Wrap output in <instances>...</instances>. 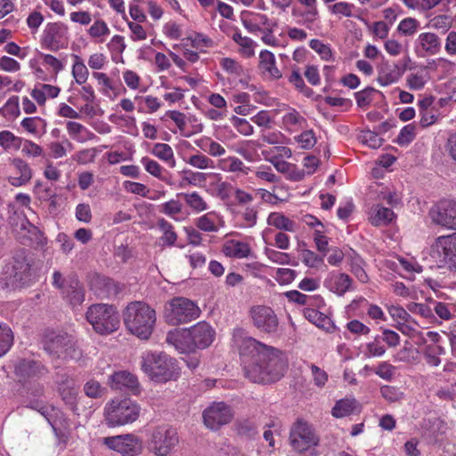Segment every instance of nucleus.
Returning <instances> with one entry per match:
<instances>
[{
  "mask_svg": "<svg viewBox=\"0 0 456 456\" xmlns=\"http://www.w3.org/2000/svg\"><path fill=\"white\" fill-rule=\"evenodd\" d=\"M215 335V330L208 322H200L183 332L169 331L166 341L182 354L191 353L208 347L213 343Z\"/></svg>",
  "mask_w": 456,
  "mask_h": 456,
  "instance_id": "nucleus-2",
  "label": "nucleus"
},
{
  "mask_svg": "<svg viewBox=\"0 0 456 456\" xmlns=\"http://www.w3.org/2000/svg\"><path fill=\"white\" fill-rule=\"evenodd\" d=\"M184 174L186 175L183 177V180L189 184L199 185L205 183L207 180V175L204 173L185 170Z\"/></svg>",
  "mask_w": 456,
  "mask_h": 456,
  "instance_id": "nucleus-62",
  "label": "nucleus"
},
{
  "mask_svg": "<svg viewBox=\"0 0 456 456\" xmlns=\"http://www.w3.org/2000/svg\"><path fill=\"white\" fill-rule=\"evenodd\" d=\"M35 281L31 266L25 258H13L4 265L0 276V288L7 290L29 287Z\"/></svg>",
  "mask_w": 456,
  "mask_h": 456,
  "instance_id": "nucleus-5",
  "label": "nucleus"
},
{
  "mask_svg": "<svg viewBox=\"0 0 456 456\" xmlns=\"http://www.w3.org/2000/svg\"><path fill=\"white\" fill-rule=\"evenodd\" d=\"M12 164L20 175L8 177L10 184L20 187L28 183L32 177V171L28 163L21 159L16 158L12 160Z\"/></svg>",
  "mask_w": 456,
  "mask_h": 456,
  "instance_id": "nucleus-22",
  "label": "nucleus"
},
{
  "mask_svg": "<svg viewBox=\"0 0 456 456\" xmlns=\"http://www.w3.org/2000/svg\"><path fill=\"white\" fill-rule=\"evenodd\" d=\"M417 43L424 52L432 55L438 53L442 46L438 36L431 32L419 34Z\"/></svg>",
  "mask_w": 456,
  "mask_h": 456,
  "instance_id": "nucleus-25",
  "label": "nucleus"
},
{
  "mask_svg": "<svg viewBox=\"0 0 456 456\" xmlns=\"http://www.w3.org/2000/svg\"><path fill=\"white\" fill-rule=\"evenodd\" d=\"M83 355V352L81 348L77 346V341L71 337L69 342L67 343V346L64 348L63 354H61V358L67 360L78 361L81 359Z\"/></svg>",
  "mask_w": 456,
  "mask_h": 456,
  "instance_id": "nucleus-38",
  "label": "nucleus"
},
{
  "mask_svg": "<svg viewBox=\"0 0 456 456\" xmlns=\"http://www.w3.org/2000/svg\"><path fill=\"white\" fill-rule=\"evenodd\" d=\"M415 136H416V127L414 125L409 124V125L404 126L401 129V131H400L397 138L395 140V142L401 146L408 145L415 139Z\"/></svg>",
  "mask_w": 456,
  "mask_h": 456,
  "instance_id": "nucleus-37",
  "label": "nucleus"
},
{
  "mask_svg": "<svg viewBox=\"0 0 456 456\" xmlns=\"http://www.w3.org/2000/svg\"><path fill=\"white\" fill-rule=\"evenodd\" d=\"M43 45L53 52L68 46V28L61 22L49 23L44 31Z\"/></svg>",
  "mask_w": 456,
  "mask_h": 456,
  "instance_id": "nucleus-13",
  "label": "nucleus"
},
{
  "mask_svg": "<svg viewBox=\"0 0 456 456\" xmlns=\"http://www.w3.org/2000/svg\"><path fill=\"white\" fill-rule=\"evenodd\" d=\"M295 139L297 142L301 143L302 148L305 150L312 149L316 143V137L312 129L302 132Z\"/></svg>",
  "mask_w": 456,
  "mask_h": 456,
  "instance_id": "nucleus-49",
  "label": "nucleus"
},
{
  "mask_svg": "<svg viewBox=\"0 0 456 456\" xmlns=\"http://www.w3.org/2000/svg\"><path fill=\"white\" fill-rule=\"evenodd\" d=\"M388 313L393 319H400L403 322H412L417 324V322L411 316V314L402 306L391 305L388 307Z\"/></svg>",
  "mask_w": 456,
  "mask_h": 456,
  "instance_id": "nucleus-46",
  "label": "nucleus"
},
{
  "mask_svg": "<svg viewBox=\"0 0 456 456\" xmlns=\"http://www.w3.org/2000/svg\"><path fill=\"white\" fill-rule=\"evenodd\" d=\"M178 441L176 429L168 425H162L152 430L150 448L156 455L166 456L176 446Z\"/></svg>",
  "mask_w": 456,
  "mask_h": 456,
  "instance_id": "nucleus-12",
  "label": "nucleus"
},
{
  "mask_svg": "<svg viewBox=\"0 0 456 456\" xmlns=\"http://www.w3.org/2000/svg\"><path fill=\"white\" fill-rule=\"evenodd\" d=\"M267 222L270 225L274 226L277 229L288 232L294 231V223L282 214L272 213L268 216Z\"/></svg>",
  "mask_w": 456,
  "mask_h": 456,
  "instance_id": "nucleus-34",
  "label": "nucleus"
},
{
  "mask_svg": "<svg viewBox=\"0 0 456 456\" xmlns=\"http://www.w3.org/2000/svg\"><path fill=\"white\" fill-rule=\"evenodd\" d=\"M452 25V19L448 15H437L430 20V26L436 29L446 32Z\"/></svg>",
  "mask_w": 456,
  "mask_h": 456,
  "instance_id": "nucleus-53",
  "label": "nucleus"
},
{
  "mask_svg": "<svg viewBox=\"0 0 456 456\" xmlns=\"http://www.w3.org/2000/svg\"><path fill=\"white\" fill-rule=\"evenodd\" d=\"M151 153L161 160L167 161L171 167L175 166L174 151L170 145L167 143H156Z\"/></svg>",
  "mask_w": 456,
  "mask_h": 456,
  "instance_id": "nucleus-32",
  "label": "nucleus"
},
{
  "mask_svg": "<svg viewBox=\"0 0 456 456\" xmlns=\"http://www.w3.org/2000/svg\"><path fill=\"white\" fill-rule=\"evenodd\" d=\"M224 168L230 172H241L243 174H248L249 170L240 159L234 157L224 161Z\"/></svg>",
  "mask_w": 456,
  "mask_h": 456,
  "instance_id": "nucleus-56",
  "label": "nucleus"
},
{
  "mask_svg": "<svg viewBox=\"0 0 456 456\" xmlns=\"http://www.w3.org/2000/svg\"><path fill=\"white\" fill-rule=\"evenodd\" d=\"M21 147L22 152L28 156L38 157L43 153L42 148L29 140H23Z\"/></svg>",
  "mask_w": 456,
  "mask_h": 456,
  "instance_id": "nucleus-63",
  "label": "nucleus"
},
{
  "mask_svg": "<svg viewBox=\"0 0 456 456\" xmlns=\"http://www.w3.org/2000/svg\"><path fill=\"white\" fill-rule=\"evenodd\" d=\"M395 367L387 362H383L375 370V373L383 379L391 380L394 376Z\"/></svg>",
  "mask_w": 456,
  "mask_h": 456,
  "instance_id": "nucleus-61",
  "label": "nucleus"
},
{
  "mask_svg": "<svg viewBox=\"0 0 456 456\" xmlns=\"http://www.w3.org/2000/svg\"><path fill=\"white\" fill-rule=\"evenodd\" d=\"M362 142L368 144V146L370 148L378 149L382 145L384 140L379 137L378 132H372L368 130L363 132Z\"/></svg>",
  "mask_w": 456,
  "mask_h": 456,
  "instance_id": "nucleus-55",
  "label": "nucleus"
},
{
  "mask_svg": "<svg viewBox=\"0 0 456 456\" xmlns=\"http://www.w3.org/2000/svg\"><path fill=\"white\" fill-rule=\"evenodd\" d=\"M431 256L439 267L456 272V232L438 237L432 246Z\"/></svg>",
  "mask_w": 456,
  "mask_h": 456,
  "instance_id": "nucleus-10",
  "label": "nucleus"
},
{
  "mask_svg": "<svg viewBox=\"0 0 456 456\" xmlns=\"http://www.w3.org/2000/svg\"><path fill=\"white\" fill-rule=\"evenodd\" d=\"M380 394L384 399L390 403L398 402L403 396V393L399 388L392 386L381 387Z\"/></svg>",
  "mask_w": 456,
  "mask_h": 456,
  "instance_id": "nucleus-44",
  "label": "nucleus"
},
{
  "mask_svg": "<svg viewBox=\"0 0 456 456\" xmlns=\"http://www.w3.org/2000/svg\"><path fill=\"white\" fill-rule=\"evenodd\" d=\"M359 403L354 397H346L336 402L331 413L335 418H343L355 412Z\"/></svg>",
  "mask_w": 456,
  "mask_h": 456,
  "instance_id": "nucleus-26",
  "label": "nucleus"
},
{
  "mask_svg": "<svg viewBox=\"0 0 456 456\" xmlns=\"http://www.w3.org/2000/svg\"><path fill=\"white\" fill-rule=\"evenodd\" d=\"M432 221L443 227L456 230V201L443 200L430 211Z\"/></svg>",
  "mask_w": 456,
  "mask_h": 456,
  "instance_id": "nucleus-15",
  "label": "nucleus"
},
{
  "mask_svg": "<svg viewBox=\"0 0 456 456\" xmlns=\"http://www.w3.org/2000/svg\"><path fill=\"white\" fill-rule=\"evenodd\" d=\"M186 203L194 210L200 212L207 209V203L198 192L182 193Z\"/></svg>",
  "mask_w": 456,
  "mask_h": 456,
  "instance_id": "nucleus-39",
  "label": "nucleus"
},
{
  "mask_svg": "<svg viewBox=\"0 0 456 456\" xmlns=\"http://www.w3.org/2000/svg\"><path fill=\"white\" fill-rule=\"evenodd\" d=\"M23 387L26 390V393L32 397H40L44 395L45 387L43 384L34 381H28L27 383H23Z\"/></svg>",
  "mask_w": 456,
  "mask_h": 456,
  "instance_id": "nucleus-60",
  "label": "nucleus"
},
{
  "mask_svg": "<svg viewBox=\"0 0 456 456\" xmlns=\"http://www.w3.org/2000/svg\"><path fill=\"white\" fill-rule=\"evenodd\" d=\"M186 162L194 167L200 169H205L208 167H212L213 161L203 154H195L189 158Z\"/></svg>",
  "mask_w": 456,
  "mask_h": 456,
  "instance_id": "nucleus-52",
  "label": "nucleus"
},
{
  "mask_svg": "<svg viewBox=\"0 0 456 456\" xmlns=\"http://www.w3.org/2000/svg\"><path fill=\"white\" fill-rule=\"evenodd\" d=\"M419 21L413 18H405L398 25V31L404 36L413 35L419 27Z\"/></svg>",
  "mask_w": 456,
  "mask_h": 456,
  "instance_id": "nucleus-47",
  "label": "nucleus"
},
{
  "mask_svg": "<svg viewBox=\"0 0 456 456\" xmlns=\"http://www.w3.org/2000/svg\"><path fill=\"white\" fill-rule=\"evenodd\" d=\"M141 162L143 164L145 170L151 175L157 178H159L161 176L162 167L157 161L151 159L147 157H143Z\"/></svg>",
  "mask_w": 456,
  "mask_h": 456,
  "instance_id": "nucleus-59",
  "label": "nucleus"
},
{
  "mask_svg": "<svg viewBox=\"0 0 456 456\" xmlns=\"http://www.w3.org/2000/svg\"><path fill=\"white\" fill-rule=\"evenodd\" d=\"M222 68L228 73L241 76L243 74L242 66L232 58H223L220 61Z\"/></svg>",
  "mask_w": 456,
  "mask_h": 456,
  "instance_id": "nucleus-48",
  "label": "nucleus"
},
{
  "mask_svg": "<svg viewBox=\"0 0 456 456\" xmlns=\"http://www.w3.org/2000/svg\"><path fill=\"white\" fill-rule=\"evenodd\" d=\"M105 443L110 448L121 453L123 456H135L142 451V444L134 435L108 437Z\"/></svg>",
  "mask_w": 456,
  "mask_h": 456,
  "instance_id": "nucleus-16",
  "label": "nucleus"
},
{
  "mask_svg": "<svg viewBox=\"0 0 456 456\" xmlns=\"http://www.w3.org/2000/svg\"><path fill=\"white\" fill-rule=\"evenodd\" d=\"M232 39L244 49L248 57L255 54L253 49L254 41L251 38L248 37H242L240 32H235L232 36Z\"/></svg>",
  "mask_w": 456,
  "mask_h": 456,
  "instance_id": "nucleus-50",
  "label": "nucleus"
},
{
  "mask_svg": "<svg viewBox=\"0 0 456 456\" xmlns=\"http://www.w3.org/2000/svg\"><path fill=\"white\" fill-rule=\"evenodd\" d=\"M124 186L127 191L142 197H148V193L150 192V190L141 183L126 181L125 182Z\"/></svg>",
  "mask_w": 456,
  "mask_h": 456,
  "instance_id": "nucleus-58",
  "label": "nucleus"
},
{
  "mask_svg": "<svg viewBox=\"0 0 456 456\" xmlns=\"http://www.w3.org/2000/svg\"><path fill=\"white\" fill-rule=\"evenodd\" d=\"M407 310L426 319L434 317L433 309L426 304L411 302L407 305Z\"/></svg>",
  "mask_w": 456,
  "mask_h": 456,
  "instance_id": "nucleus-43",
  "label": "nucleus"
},
{
  "mask_svg": "<svg viewBox=\"0 0 456 456\" xmlns=\"http://www.w3.org/2000/svg\"><path fill=\"white\" fill-rule=\"evenodd\" d=\"M87 322L100 335H109L118 330L120 317L116 307L108 304H94L86 313Z\"/></svg>",
  "mask_w": 456,
  "mask_h": 456,
  "instance_id": "nucleus-6",
  "label": "nucleus"
},
{
  "mask_svg": "<svg viewBox=\"0 0 456 456\" xmlns=\"http://www.w3.org/2000/svg\"><path fill=\"white\" fill-rule=\"evenodd\" d=\"M232 121L240 134L247 136L253 134L254 128L247 119L233 116Z\"/></svg>",
  "mask_w": 456,
  "mask_h": 456,
  "instance_id": "nucleus-54",
  "label": "nucleus"
},
{
  "mask_svg": "<svg viewBox=\"0 0 456 456\" xmlns=\"http://www.w3.org/2000/svg\"><path fill=\"white\" fill-rule=\"evenodd\" d=\"M405 69H401L395 63H390L388 61H382L378 67L377 81L382 86H387L397 82L404 73Z\"/></svg>",
  "mask_w": 456,
  "mask_h": 456,
  "instance_id": "nucleus-21",
  "label": "nucleus"
},
{
  "mask_svg": "<svg viewBox=\"0 0 456 456\" xmlns=\"http://www.w3.org/2000/svg\"><path fill=\"white\" fill-rule=\"evenodd\" d=\"M13 332L6 323L0 322V357L4 355L13 344Z\"/></svg>",
  "mask_w": 456,
  "mask_h": 456,
  "instance_id": "nucleus-31",
  "label": "nucleus"
},
{
  "mask_svg": "<svg viewBox=\"0 0 456 456\" xmlns=\"http://www.w3.org/2000/svg\"><path fill=\"white\" fill-rule=\"evenodd\" d=\"M139 414V405L129 398L112 400L106 405L104 412L106 423L111 428L132 423Z\"/></svg>",
  "mask_w": 456,
  "mask_h": 456,
  "instance_id": "nucleus-7",
  "label": "nucleus"
},
{
  "mask_svg": "<svg viewBox=\"0 0 456 456\" xmlns=\"http://www.w3.org/2000/svg\"><path fill=\"white\" fill-rule=\"evenodd\" d=\"M309 46L314 50L321 56L322 60L330 61L333 59V54L330 47L323 44L319 39H312L309 42Z\"/></svg>",
  "mask_w": 456,
  "mask_h": 456,
  "instance_id": "nucleus-40",
  "label": "nucleus"
},
{
  "mask_svg": "<svg viewBox=\"0 0 456 456\" xmlns=\"http://www.w3.org/2000/svg\"><path fill=\"white\" fill-rule=\"evenodd\" d=\"M395 216L391 208L377 205L374 213L370 216V223L375 226H380L389 224Z\"/></svg>",
  "mask_w": 456,
  "mask_h": 456,
  "instance_id": "nucleus-27",
  "label": "nucleus"
},
{
  "mask_svg": "<svg viewBox=\"0 0 456 456\" xmlns=\"http://www.w3.org/2000/svg\"><path fill=\"white\" fill-rule=\"evenodd\" d=\"M22 142L23 139L21 137L14 135L8 130L0 132V145L4 150H9L12 147L15 150H19L21 148Z\"/></svg>",
  "mask_w": 456,
  "mask_h": 456,
  "instance_id": "nucleus-35",
  "label": "nucleus"
},
{
  "mask_svg": "<svg viewBox=\"0 0 456 456\" xmlns=\"http://www.w3.org/2000/svg\"><path fill=\"white\" fill-rule=\"evenodd\" d=\"M303 263L311 268L318 267L320 265L323 264V257L318 256L314 251L309 249H305L302 252Z\"/></svg>",
  "mask_w": 456,
  "mask_h": 456,
  "instance_id": "nucleus-51",
  "label": "nucleus"
},
{
  "mask_svg": "<svg viewBox=\"0 0 456 456\" xmlns=\"http://www.w3.org/2000/svg\"><path fill=\"white\" fill-rule=\"evenodd\" d=\"M73 58L75 61L72 67V75L77 84L83 85L88 78V69L78 55L73 54Z\"/></svg>",
  "mask_w": 456,
  "mask_h": 456,
  "instance_id": "nucleus-33",
  "label": "nucleus"
},
{
  "mask_svg": "<svg viewBox=\"0 0 456 456\" xmlns=\"http://www.w3.org/2000/svg\"><path fill=\"white\" fill-rule=\"evenodd\" d=\"M232 243V248L231 252H226L229 255L236 258H245L250 254V247L248 243L242 241H231Z\"/></svg>",
  "mask_w": 456,
  "mask_h": 456,
  "instance_id": "nucleus-42",
  "label": "nucleus"
},
{
  "mask_svg": "<svg viewBox=\"0 0 456 456\" xmlns=\"http://www.w3.org/2000/svg\"><path fill=\"white\" fill-rule=\"evenodd\" d=\"M123 321L130 333L141 339H148L154 330L156 312L144 302L134 301L125 308Z\"/></svg>",
  "mask_w": 456,
  "mask_h": 456,
  "instance_id": "nucleus-3",
  "label": "nucleus"
},
{
  "mask_svg": "<svg viewBox=\"0 0 456 456\" xmlns=\"http://www.w3.org/2000/svg\"><path fill=\"white\" fill-rule=\"evenodd\" d=\"M47 372L46 367L38 361L22 359L14 368V373L21 383L38 379Z\"/></svg>",
  "mask_w": 456,
  "mask_h": 456,
  "instance_id": "nucleus-17",
  "label": "nucleus"
},
{
  "mask_svg": "<svg viewBox=\"0 0 456 456\" xmlns=\"http://www.w3.org/2000/svg\"><path fill=\"white\" fill-rule=\"evenodd\" d=\"M353 280L348 274L339 273L334 281V286L330 289L331 291L337 293L338 296H343L350 289Z\"/></svg>",
  "mask_w": 456,
  "mask_h": 456,
  "instance_id": "nucleus-36",
  "label": "nucleus"
},
{
  "mask_svg": "<svg viewBox=\"0 0 456 456\" xmlns=\"http://www.w3.org/2000/svg\"><path fill=\"white\" fill-rule=\"evenodd\" d=\"M108 384L114 390H128L135 395L140 394L137 377L126 370L114 372L109 377Z\"/></svg>",
  "mask_w": 456,
  "mask_h": 456,
  "instance_id": "nucleus-19",
  "label": "nucleus"
},
{
  "mask_svg": "<svg viewBox=\"0 0 456 456\" xmlns=\"http://www.w3.org/2000/svg\"><path fill=\"white\" fill-rule=\"evenodd\" d=\"M238 436L245 439H254L257 434V427L250 419L239 420L235 424Z\"/></svg>",
  "mask_w": 456,
  "mask_h": 456,
  "instance_id": "nucleus-30",
  "label": "nucleus"
},
{
  "mask_svg": "<svg viewBox=\"0 0 456 456\" xmlns=\"http://www.w3.org/2000/svg\"><path fill=\"white\" fill-rule=\"evenodd\" d=\"M59 395H61L64 403L75 414L78 415V408H77V398L78 392L77 388L74 387H66L63 388H60L58 390Z\"/></svg>",
  "mask_w": 456,
  "mask_h": 456,
  "instance_id": "nucleus-29",
  "label": "nucleus"
},
{
  "mask_svg": "<svg viewBox=\"0 0 456 456\" xmlns=\"http://www.w3.org/2000/svg\"><path fill=\"white\" fill-rule=\"evenodd\" d=\"M248 315L253 326L261 333L274 336L279 331L280 322L274 310L265 305L250 307Z\"/></svg>",
  "mask_w": 456,
  "mask_h": 456,
  "instance_id": "nucleus-11",
  "label": "nucleus"
},
{
  "mask_svg": "<svg viewBox=\"0 0 456 456\" xmlns=\"http://www.w3.org/2000/svg\"><path fill=\"white\" fill-rule=\"evenodd\" d=\"M61 294L73 307L80 305L85 300V288L75 275L68 277L67 285Z\"/></svg>",
  "mask_w": 456,
  "mask_h": 456,
  "instance_id": "nucleus-20",
  "label": "nucleus"
},
{
  "mask_svg": "<svg viewBox=\"0 0 456 456\" xmlns=\"http://www.w3.org/2000/svg\"><path fill=\"white\" fill-rule=\"evenodd\" d=\"M245 333L243 329H237L233 334L244 363L245 377L258 384L279 381L289 367L285 353L253 337L243 336Z\"/></svg>",
  "mask_w": 456,
  "mask_h": 456,
  "instance_id": "nucleus-1",
  "label": "nucleus"
},
{
  "mask_svg": "<svg viewBox=\"0 0 456 456\" xmlns=\"http://www.w3.org/2000/svg\"><path fill=\"white\" fill-rule=\"evenodd\" d=\"M265 253L270 260L280 265H297V262H290V256L287 253L279 252L273 249L266 248Z\"/></svg>",
  "mask_w": 456,
  "mask_h": 456,
  "instance_id": "nucleus-45",
  "label": "nucleus"
},
{
  "mask_svg": "<svg viewBox=\"0 0 456 456\" xmlns=\"http://www.w3.org/2000/svg\"><path fill=\"white\" fill-rule=\"evenodd\" d=\"M202 417L208 428L217 429L232 420V411L224 402L215 403L203 411Z\"/></svg>",
  "mask_w": 456,
  "mask_h": 456,
  "instance_id": "nucleus-14",
  "label": "nucleus"
},
{
  "mask_svg": "<svg viewBox=\"0 0 456 456\" xmlns=\"http://www.w3.org/2000/svg\"><path fill=\"white\" fill-rule=\"evenodd\" d=\"M200 314V309L196 303L189 298L175 297L165 305V319L170 325H179L196 320Z\"/></svg>",
  "mask_w": 456,
  "mask_h": 456,
  "instance_id": "nucleus-8",
  "label": "nucleus"
},
{
  "mask_svg": "<svg viewBox=\"0 0 456 456\" xmlns=\"http://www.w3.org/2000/svg\"><path fill=\"white\" fill-rule=\"evenodd\" d=\"M320 437L316 434L313 425L304 419H297L290 428L289 444L291 447L298 452H304L314 446H317Z\"/></svg>",
  "mask_w": 456,
  "mask_h": 456,
  "instance_id": "nucleus-9",
  "label": "nucleus"
},
{
  "mask_svg": "<svg viewBox=\"0 0 456 456\" xmlns=\"http://www.w3.org/2000/svg\"><path fill=\"white\" fill-rule=\"evenodd\" d=\"M142 370L157 383L175 380L180 376L177 361L164 352H150L142 358Z\"/></svg>",
  "mask_w": 456,
  "mask_h": 456,
  "instance_id": "nucleus-4",
  "label": "nucleus"
},
{
  "mask_svg": "<svg viewBox=\"0 0 456 456\" xmlns=\"http://www.w3.org/2000/svg\"><path fill=\"white\" fill-rule=\"evenodd\" d=\"M304 316L310 322L328 332H332L335 330V325L332 321L318 310L314 308H305L304 310Z\"/></svg>",
  "mask_w": 456,
  "mask_h": 456,
  "instance_id": "nucleus-24",
  "label": "nucleus"
},
{
  "mask_svg": "<svg viewBox=\"0 0 456 456\" xmlns=\"http://www.w3.org/2000/svg\"><path fill=\"white\" fill-rule=\"evenodd\" d=\"M94 284L97 289V295L103 298L116 297L120 292L118 285L108 277L96 276Z\"/></svg>",
  "mask_w": 456,
  "mask_h": 456,
  "instance_id": "nucleus-23",
  "label": "nucleus"
},
{
  "mask_svg": "<svg viewBox=\"0 0 456 456\" xmlns=\"http://www.w3.org/2000/svg\"><path fill=\"white\" fill-rule=\"evenodd\" d=\"M376 92H378L376 89L368 86L362 91L354 93L358 107L364 108L369 106L372 102V94Z\"/></svg>",
  "mask_w": 456,
  "mask_h": 456,
  "instance_id": "nucleus-41",
  "label": "nucleus"
},
{
  "mask_svg": "<svg viewBox=\"0 0 456 456\" xmlns=\"http://www.w3.org/2000/svg\"><path fill=\"white\" fill-rule=\"evenodd\" d=\"M76 217L78 221L89 223L92 219L91 209L88 204H78L76 208Z\"/></svg>",
  "mask_w": 456,
  "mask_h": 456,
  "instance_id": "nucleus-64",
  "label": "nucleus"
},
{
  "mask_svg": "<svg viewBox=\"0 0 456 456\" xmlns=\"http://www.w3.org/2000/svg\"><path fill=\"white\" fill-rule=\"evenodd\" d=\"M70 338L71 336L65 332L46 330L42 338L43 348L48 354L61 358Z\"/></svg>",
  "mask_w": 456,
  "mask_h": 456,
  "instance_id": "nucleus-18",
  "label": "nucleus"
},
{
  "mask_svg": "<svg viewBox=\"0 0 456 456\" xmlns=\"http://www.w3.org/2000/svg\"><path fill=\"white\" fill-rule=\"evenodd\" d=\"M83 392L91 399H101L107 394V388L98 380L91 378L84 384Z\"/></svg>",
  "mask_w": 456,
  "mask_h": 456,
  "instance_id": "nucleus-28",
  "label": "nucleus"
},
{
  "mask_svg": "<svg viewBox=\"0 0 456 456\" xmlns=\"http://www.w3.org/2000/svg\"><path fill=\"white\" fill-rule=\"evenodd\" d=\"M159 212L169 216L180 214L182 212V204L178 200H171L162 204Z\"/></svg>",
  "mask_w": 456,
  "mask_h": 456,
  "instance_id": "nucleus-57",
  "label": "nucleus"
}]
</instances>
